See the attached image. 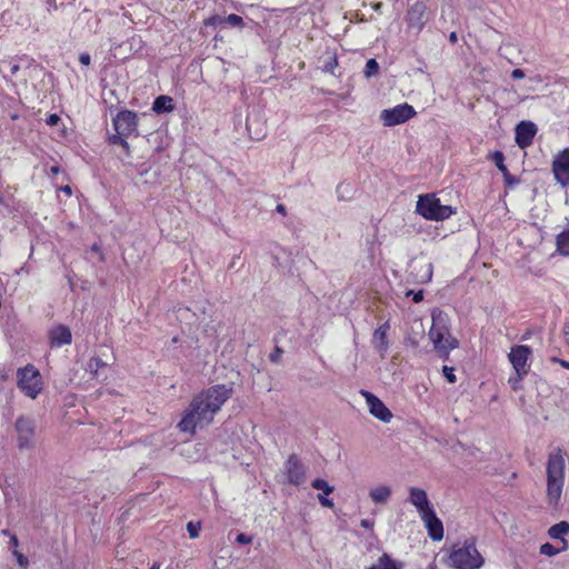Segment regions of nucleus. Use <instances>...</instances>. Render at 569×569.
<instances>
[{
  "mask_svg": "<svg viewBox=\"0 0 569 569\" xmlns=\"http://www.w3.org/2000/svg\"><path fill=\"white\" fill-rule=\"evenodd\" d=\"M491 160L495 162L496 167L499 169V171L503 174L505 182L508 186H516L519 183V179L515 176H511L505 166V156L501 151H495L491 154Z\"/></svg>",
  "mask_w": 569,
  "mask_h": 569,
  "instance_id": "4be33fe9",
  "label": "nucleus"
},
{
  "mask_svg": "<svg viewBox=\"0 0 569 569\" xmlns=\"http://www.w3.org/2000/svg\"><path fill=\"white\" fill-rule=\"evenodd\" d=\"M381 569H402L403 563L391 559L388 553H383L377 561Z\"/></svg>",
  "mask_w": 569,
  "mask_h": 569,
  "instance_id": "bb28decb",
  "label": "nucleus"
},
{
  "mask_svg": "<svg viewBox=\"0 0 569 569\" xmlns=\"http://www.w3.org/2000/svg\"><path fill=\"white\" fill-rule=\"evenodd\" d=\"M312 488L317 490H321L322 493L318 495V500L321 506L332 508L333 502L332 500L328 499L327 496L331 495L333 492V487L330 486L325 479L317 478L311 483Z\"/></svg>",
  "mask_w": 569,
  "mask_h": 569,
  "instance_id": "aec40b11",
  "label": "nucleus"
},
{
  "mask_svg": "<svg viewBox=\"0 0 569 569\" xmlns=\"http://www.w3.org/2000/svg\"><path fill=\"white\" fill-rule=\"evenodd\" d=\"M561 541V547L558 548L559 550V553L562 552V551H566L568 548H569V543H568V540L565 539V538H561L559 539Z\"/></svg>",
  "mask_w": 569,
  "mask_h": 569,
  "instance_id": "a18cd8bd",
  "label": "nucleus"
},
{
  "mask_svg": "<svg viewBox=\"0 0 569 569\" xmlns=\"http://www.w3.org/2000/svg\"><path fill=\"white\" fill-rule=\"evenodd\" d=\"M421 520L423 521L429 537L433 541H440L443 538V526L441 520L437 517L435 510H429V512H425L421 516Z\"/></svg>",
  "mask_w": 569,
  "mask_h": 569,
  "instance_id": "dca6fc26",
  "label": "nucleus"
},
{
  "mask_svg": "<svg viewBox=\"0 0 569 569\" xmlns=\"http://www.w3.org/2000/svg\"><path fill=\"white\" fill-rule=\"evenodd\" d=\"M2 533L7 536V535H9V531L8 530H2Z\"/></svg>",
  "mask_w": 569,
  "mask_h": 569,
  "instance_id": "13d9d810",
  "label": "nucleus"
},
{
  "mask_svg": "<svg viewBox=\"0 0 569 569\" xmlns=\"http://www.w3.org/2000/svg\"><path fill=\"white\" fill-rule=\"evenodd\" d=\"M429 338L437 351L448 355L458 346V341L450 335L448 318L445 313H432V326L429 330Z\"/></svg>",
  "mask_w": 569,
  "mask_h": 569,
  "instance_id": "20e7f679",
  "label": "nucleus"
},
{
  "mask_svg": "<svg viewBox=\"0 0 569 569\" xmlns=\"http://www.w3.org/2000/svg\"><path fill=\"white\" fill-rule=\"evenodd\" d=\"M360 395L366 399L369 412L382 422H390L392 412L385 406V403L373 393L367 390H360Z\"/></svg>",
  "mask_w": 569,
  "mask_h": 569,
  "instance_id": "f8f14e48",
  "label": "nucleus"
},
{
  "mask_svg": "<svg viewBox=\"0 0 569 569\" xmlns=\"http://www.w3.org/2000/svg\"><path fill=\"white\" fill-rule=\"evenodd\" d=\"M50 172L52 174H58L60 172V168L57 166L51 167Z\"/></svg>",
  "mask_w": 569,
  "mask_h": 569,
  "instance_id": "603ef678",
  "label": "nucleus"
},
{
  "mask_svg": "<svg viewBox=\"0 0 569 569\" xmlns=\"http://www.w3.org/2000/svg\"><path fill=\"white\" fill-rule=\"evenodd\" d=\"M537 133V127L531 121H521L516 128V142L525 149L532 144L533 138Z\"/></svg>",
  "mask_w": 569,
  "mask_h": 569,
  "instance_id": "2eb2a0df",
  "label": "nucleus"
},
{
  "mask_svg": "<svg viewBox=\"0 0 569 569\" xmlns=\"http://www.w3.org/2000/svg\"><path fill=\"white\" fill-rule=\"evenodd\" d=\"M568 533H569V522L565 521V520L551 526L548 529V536L551 539H556V540L563 538V536H566Z\"/></svg>",
  "mask_w": 569,
  "mask_h": 569,
  "instance_id": "a878e982",
  "label": "nucleus"
},
{
  "mask_svg": "<svg viewBox=\"0 0 569 569\" xmlns=\"http://www.w3.org/2000/svg\"><path fill=\"white\" fill-rule=\"evenodd\" d=\"M232 387L216 385L198 393L190 402L178 428L181 432L193 435L197 428H203L213 421L223 403L231 398Z\"/></svg>",
  "mask_w": 569,
  "mask_h": 569,
  "instance_id": "f257e3e1",
  "label": "nucleus"
},
{
  "mask_svg": "<svg viewBox=\"0 0 569 569\" xmlns=\"http://www.w3.org/2000/svg\"><path fill=\"white\" fill-rule=\"evenodd\" d=\"M10 545L13 548H17L19 546V540H18L17 536H14V535L10 536Z\"/></svg>",
  "mask_w": 569,
  "mask_h": 569,
  "instance_id": "de8ad7c7",
  "label": "nucleus"
},
{
  "mask_svg": "<svg viewBox=\"0 0 569 569\" xmlns=\"http://www.w3.org/2000/svg\"><path fill=\"white\" fill-rule=\"evenodd\" d=\"M126 137H128V136H127V134H120V133H118V132H117L116 134H113V136L110 138V141H111V143H113V144H120V146H122L124 149H127V150H128V149H129V144H128V142H127V141H126V139H124Z\"/></svg>",
  "mask_w": 569,
  "mask_h": 569,
  "instance_id": "f704fd0d",
  "label": "nucleus"
},
{
  "mask_svg": "<svg viewBox=\"0 0 569 569\" xmlns=\"http://www.w3.org/2000/svg\"><path fill=\"white\" fill-rule=\"evenodd\" d=\"M224 23H228L232 27L242 28L243 27V20L240 16L231 13L228 17L223 18Z\"/></svg>",
  "mask_w": 569,
  "mask_h": 569,
  "instance_id": "c756f323",
  "label": "nucleus"
},
{
  "mask_svg": "<svg viewBox=\"0 0 569 569\" xmlns=\"http://www.w3.org/2000/svg\"><path fill=\"white\" fill-rule=\"evenodd\" d=\"M281 353H282V350L277 348L276 352L270 356L271 361H273V362L278 361Z\"/></svg>",
  "mask_w": 569,
  "mask_h": 569,
  "instance_id": "49530a36",
  "label": "nucleus"
},
{
  "mask_svg": "<svg viewBox=\"0 0 569 569\" xmlns=\"http://www.w3.org/2000/svg\"><path fill=\"white\" fill-rule=\"evenodd\" d=\"M79 61L83 66H89L91 61L90 54L87 52L81 53L79 57Z\"/></svg>",
  "mask_w": 569,
  "mask_h": 569,
  "instance_id": "79ce46f5",
  "label": "nucleus"
},
{
  "mask_svg": "<svg viewBox=\"0 0 569 569\" xmlns=\"http://www.w3.org/2000/svg\"><path fill=\"white\" fill-rule=\"evenodd\" d=\"M11 70L12 73H16L19 70V66L14 64Z\"/></svg>",
  "mask_w": 569,
  "mask_h": 569,
  "instance_id": "5fc2aeb1",
  "label": "nucleus"
},
{
  "mask_svg": "<svg viewBox=\"0 0 569 569\" xmlns=\"http://www.w3.org/2000/svg\"><path fill=\"white\" fill-rule=\"evenodd\" d=\"M552 172L556 180L562 186L569 183V148L562 150L552 162Z\"/></svg>",
  "mask_w": 569,
  "mask_h": 569,
  "instance_id": "4468645a",
  "label": "nucleus"
},
{
  "mask_svg": "<svg viewBox=\"0 0 569 569\" xmlns=\"http://www.w3.org/2000/svg\"><path fill=\"white\" fill-rule=\"evenodd\" d=\"M378 70H379V64L376 61V59H369L366 63L365 76L367 78H370V77L375 76L378 72Z\"/></svg>",
  "mask_w": 569,
  "mask_h": 569,
  "instance_id": "c85d7f7f",
  "label": "nucleus"
},
{
  "mask_svg": "<svg viewBox=\"0 0 569 569\" xmlns=\"http://www.w3.org/2000/svg\"><path fill=\"white\" fill-rule=\"evenodd\" d=\"M410 274L416 282L425 283L431 280L432 264L426 261H415L410 266Z\"/></svg>",
  "mask_w": 569,
  "mask_h": 569,
  "instance_id": "a211bd4d",
  "label": "nucleus"
},
{
  "mask_svg": "<svg viewBox=\"0 0 569 569\" xmlns=\"http://www.w3.org/2000/svg\"><path fill=\"white\" fill-rule=\"evenodd\" d=\"M526 376L527 375H520L519 372H515V376L510 377L508 382L513 390H519L521 388L520 382L523 380Z\"/></svg>",
  "mask_w": 569,
  "mask_h": 569,
  "instance_id": "473e14b6",
  "label": "nucleus"
},
{
  "mask_svg": "<svg viewBox=\"0 0 569 569\" xmlns=\"http://www.w3.org/2000/svg\"><path fill=\"white\" fill-rule=\"evenodd\" d=\"M360 525L365 529H371L373 527V521L370 519H362Z\"/></svg>",
  "mask_w": 569,
  "mask_h": 569,
  "instance_id": "c03bdc74",
  "label": "nucleus"
},
{
  "mask_svg": "<svg viewBox=\"0 0 569 569\" xmlns=\"http://www.w3.org/2000/svg\"><path fill=\"white\" fill-rule=\"evenodd\" d=\"M152 110L157 113L170 112L173 110V100L169 96H159L152 104Z\"/></svg>",
  "mask_w": 569,
  "mask_h": 569,
  "instance_id": "393cba45",
  "label": "nucleus"
},
{
  "mask_svg": "<svg viewBox=\"0 0 569 569\" xmlns=\"http://www.w3.org/2000/svg\"><path fill=\"white\" fill-rule=\"evenodd\" d=\"M427 4L423 0L416 1L407 11L408 27L420 32L427 22Z\"/></svg>",
  "mask_w": 569,
  "mask_h": 569,
  "instance_id": "9b49d317",
  "label": "nucleus"
},
{
  "mask_svg": "<svg viewBox=\"0 0 569 569\" xmlns=\"http://www.w3.org/2000/svg\"><path fill=\"white\" fill-rule=\"evenodd\" d=\"M409 501L417 508L420 517L425 515V512H429V510L433 509L428 499L427 492L421 488H409Z\"/></svg>",
  "mask_w": 569,
  "mask_h": 569,
  "instance_id": "f3484780",
  "label": "nucleus"
},
{
  "mask_svg": "<svg viewBox=\"0 0 569 569\" xmlns=\"http://www.w3.org/2000/svg\"><path fill=\"white\" fill-rule=\"evenodd\" d=\"M61 190H62L64 193L69 194V196H71V194H72L71 187H69V186H64V187H62V189H61Z\"/></svg>",
  "mask_w": 569,
  "mask_h": 569,
  "instance_id": "8fccbe9b",
  "label": "nucleus"
},
{
  "mask_svg": "<svg viewBox=\"0 0 569 569\" xmlns=\"http://www.w3.org/2000/svg\"><path fill=\"white\" fill-rule=\"evenodd\" d=\"M442 372H443V376L446 377V379L448 380V382H450V383L456 382V376L453 373V368L443 366Z\"/></svg>",
  "mask_w": 569,
  "mask_h": 569,
  "instance_id": "c9c22d12",
  "label": "nucleus"
},
{
  "mask_svg": "<svg viewBox=\"0 0 569 569\" xmlns=\"http://www.w3.org/2000/svg\"><path fill=\"white\" fill-rule=\"evenodd\" d=\"M277 211L281 214H286V208L283 204H278L277 206Z\"/></svg>",
  "mask_w": 569,
  "mask_h": 569,
  "instance_id": "3c124183",
  "label": "nucleus"
},
{
  "mask_svg": "<svg viewBox=\"0 0 569 569\" xmlns=\"http://www.w3.org/2000/svg\"><path fill=\"white\" fill-rule=\"evenodd\" d=\"M18 387L29 398L36 399L42 390L40 372L31 365L18 370Z\"/></svg>",
  "mask_w": 569,
  "mask_h": 569,
  "instance_id": "0eeeda50",
  "label": "nucleus"
},
{
  "mask_svg": "<svg viewBox=\"0 0 569 569\" xmlns=\"http://www.w3.org/2000/svg\"><path fill=\"white\" fill-rule=\"evenodd\" d=\"M286 481L290 485L300 486L306 481V467L297 455H290L284 463Z\"/></svg>",
  "mask_w": 569,
  "mask_h": 569,
  "instance_id": "9d476101",
  "label": "nucleus"
},
{
  "mask_svg": "<svg viewBox=\"0 0 569 569\" xmlns=\"http://www.w3.org/2000/svg\"><path fill=\"white\" fill-rule=\"evenodd\" d=\"M13 555L17 558V561H18L20 567H23V568L28 567L29 561H28V559L21 552L17 551V550H13Z\"/></svg>",
  "mask_w": 569,
  "mask_h": 569,
  "instance_id": "4c0bfd02",
  "label": "nucleus"
},
{
  "mask_svg": "<svg viewBox=\"0 0 569 569\" xmlns=\"http://www.w3.org/2000/svg\"><path fill=\"white\" fill-rule=\"evenodd\" d=\"M137 114L129 110L120 111L113 119L114 130L120 134H131L137 130Z\"/></svg>",
  "mask_w": 569,
  "mask_h": 569,
  "instance_id": "ddd939ff",
  "label": "nucleus"
},
{
  "mask_svg": "<svg viewBox=\"0 0 569 569\" xmlns=\"http://www.w3.org/2000/svg\"><path fill=\"white\" fill-rule=\"evenodd\" d=\"M410 295H412V299H413V301L416 303L422 301V299H423V291L422 290H419L417 292H413V291L410 290V291L407 292V296H410Z\"/></svg>",
  "mask_w": 569,
  "mask_h": 569,
  "instance_id": "a19ab883",
  "label": "nucleus"
},
{
  "mask_svg": "<svg viewBox=\"0 0 569 569\" xmlns=\"http://www.w3.org/2000/svg\"><path fill=\"white\" fill-rule=\"evenodd\" d=\"M369 496L375 503H387L391 497V489L388 486H378L370 489Z\"/></svg>",
  "mask_w": 569,
  "mask_h": 569,
  "instance_id": "5701e85b",
  "label": "nucleus"
},
{
  "mask_svg": "<svg viewBox=\"0 0 569 569\" xmlns=\"http://www.w3.org/2000/svg\"><path fill=\"white\" fill-rule=\"evenodd\" d=\"M17 448L21 452L32 451L37 447V423L29 416H19L14 422Z\"/></svg>",
  "mask_w": 569,
  "mask_h": 569,
  "instance_id": "39448f33",
  "label": "nucleus"
},
{
  "mask_svg": "<svg viewBox=\"0 0 569 569\" xmlns=\"http://www.w3.org/2000/svg\"><path fill=\"white\" fill-rule=\"evenodd\" d=\"M449 40H450L451 42H457V34H456V32H452V33L449 36Z\"/></svg>",
  "mask_w": 569,
  "mask_h": 569,
  "instance_id": "864d4df0",
  "label": "nucleus"
},
{
  "mask_svg": "<svg viewBox=\"0 0 569 569\" xmlns=\"http://www.w3.org/2000/svg\"><path fill=\"white\" fill-rule=\"evenodd\" d=\"M106 367L107 363L98 357H93L87 363V371L91 375L92 378L99 379L103 376V370Z\"/></svg>",
  "mask_w": 569,
  "mask_h": 569,
  "instance_id": "b1692460",
  "label": "nucleus"
},
{
  "mask_svg": "<svg viewBox=\"0 0 569 569\" xmlns=\"http://www.w3.org/2000/svg\"><path fill=\"white\" fill-rule=\"evenodd\" d=\"M556 361H558L561 365V367L569 369V361L560 360V359H557Z\"/></svg>",
  "mask_w": 569,
  "mask_h": 569,
  "instance_id": "09e8293b",
  "label": "nucleus"
},
{
  "mask_svg": "<svg viewBox=\"0 0 569 569\" xmlns=\"http://www.w3.org/2000/svg\"><path fill=\"white\" fill-rule=\"evenodd\" d=\"M557 250L563 256H569V231L568 230H565L558 234Z\"/></svg>",
  "mask_w": 569,
  "mask_h": 569,
  "instance_id": "cd10ccee",
  "label": "nucleus"
},
{
  "mask_svg": "<svg viewBox=\"0 0 569 569\" xmlns=\"http://www.w3.org/2000/svg\"><path fill=\"white\" fill-rule=\"evenodd\" d=\"M236 541L240 545H248L252 542V537L246 533H239L236 538Z\"/></svg>",
  "mask_w": 569,
  "mask_h": 569,
  "instance_id": "58836bf2",
  "label": "nucleus"
},
{
  "mask_svg": "<svg viewBox=\"0 0 569 569\" xmlns=\"http://www.w3.org/2000/svg\"><path fill=\"white\" fill-rule=\"evenodd\" d=\"M427 569H437V568H436V565L430 563Z\"/></svg>",
  "mask_w": 569,
  "mask_h": 569,
  "instance_id": "6e6d98bb",
  "label": "nucleus"
},
{
  "mask_svg": "<svg viewBox=\"0 0 569 569\" xmlns=\"http://www.w3.org/2000/svg\"><path fill=\"white\" fill-rule=\"evenodd\" d=\"M511 77L513 79H522V78H525V72L521 69H515L511 72Z\"/></svg>",
  "mask_w": 569,
  "mask_h": 569,
  "instance_id": "37998d69",
  "label": "nucleus"
},
{
  "mask_svg": "<svg viewBox=\"0 0 569 569\" xmlns=\"http://www.w3.org/2000/svg\"><path fill=\"white\" fill-rule=\"evenodd\" d=\"M49 337L51 340V345L54 347L70 345L71 340H72V335H71L70 329L63 325H58V326L53 327L49 332Z\"/></svg>",
  "mask_w": 569,
  "mask_h": 569,
  "instance_id": "6ab92c4d",
  "label": "nucleus"
},
{
  "mask_svg": "<svg viewBox=\"0 0 569 569\" xmlns=\"http://www.w3.org/2000/svg\"><path fill=\"white\" fill-rule=\"evenodd\" d=\"M416 211L423 218L435 221L448 219L455 213L451 206L441 204L440 200L432 193L419 197Z\"/></svg>",
  "mask_w": 569,
  "mask_h": 569,
  "instance_id": "423d86ee",
  "label": "nucleus"
},
{
  "mask_svg": "<svg viewBox=\"0 0 569 569\" xmlns=\"http://www.w3.org/2000/svg\"><path fill=\"white\" fill-rule=\"evenodd\" d=\"M532 355V350L525 345H518L511 348L508 359L515 369V372L520 375H528L530 365L529 359Z\"/></svg>",
  "mask_w": 569,
  "mask_h": 569,
  "instance_id": "1a4fd4ad",
  "label": "nucleus"
},
{
  "mask_svg": "<svg viewBox=\"0 0 569 569\" xmlns=\"http://www.w3.org/2000/svg\"><path fill=\"white\" fill-rule=\"evenodd\" d=\"M449 565L455 569H480L485 565V558L478 551L476 540L471 538L452 546Z\"/></svg>",
  "mask_w": 569,
  "mask_h": 569,
  "instance_id": "7ed1b4c3",
  "label": "nucleus"
},
{
  "mask_svg": "<svg viewBox=\"0 0 569 569\" xmlns=\"http://www.w3.org/2000/svg\"><path fill=\"white\" fill-rule=\"evenodd\" d=\"M566 460L560 448L553 449L547 461V500L552 507L559 505L565 483Z\"/></svg>",
  "mask_w": 569,
  "mask_h": 569,
  "instance_id": "f03ea898",
  "label": "nucleus"
},
{
  "mask_svg": "<svg viewBox=\"0 0 569 569\" xmlns=\"http://www.w3.org/2000/svg\"><path fill=\"white\" fill-rule=\"evenodd\" d=\"M338 67V59L336 56L329 57L328 61L323 64V71L333 73V70Z\"/></svg>",
  "mask_w": 569,
  "mask_h": 569,
  "instance_id": "72a5a7b5",
  "label": "nucleus"
},
{
  "mask_svg": "<svg viewBox=\"0 0 569 569\" xmlns=\"http://www.w3.org/2000/svg\"><path fill=\"white\" fill-rule=\"evenodd\" d=\"M389 328V323L385 322L373 332V346L382 356L387 352L389 348V342L387 338Z\"/></svg>",
  "mask_w": 569,
  "mask_h": 569,
  "instance_id": "412c9836",
  "label": "nucleus"
},
{
  "mask_svg": "<svg viewBox=\"0 0 569 569\" xmlns=\"http://www.w3.org/2000/svg\"><path fill=\"white\" fill-rule=\"evenodd\" d=\"M59 121H60V117L56 113L50 114L46 120L47 124L50 127L57 126Z\"/></svg>",
  "mask_w": 569,
  "mask_h": 569,
  "instance_id": "ea45409f",
  "label": "nucleus"
},
{
  "mask_svg": "<svg viewBox=\"0 0 569 569\" xmlns=\"http://www.w3.org/2000/svg\"><path fill=\"white\" fill-rule=\"evenodd\" d=\"M200 529H201L200 522L189 521L187 523V530H188L189 537L191 539H196L199 537Z\"/></svg>",
  "mask_w": 569,
  "mask_h": 569,
  "instance_id": "7c9ffc66",
  "label": "nucleus"
},
{
  "mask_svg": "<svg viewBox=\"0 0 569 569\" xmlns=\"http://www.w3.org/2000/svg\"><path fill=\"white\" fill-rule=\"evenodd\" d=\"M540 553L545 555V556H548V557H553V556L559 553V550H558V548H556L551 543L546 542V543L540 546Z\"/></svg>",
  "mask_w": 569,
  "mask_h": 569,
  "instance_id": "2f4dec72",
  "label": "nucleus"
},
{
  "mask_svg": "<svg viewBox=\"0 0 569 569\" xmlns=\"http://www.w3.org/2000/svg\"><path fill=\"white\" fill-rule=\"evenodd\" d=\"M150 569H159V565L158 563H153Z\"/></svg>",
  "mask_w": 569,
  "mask_h": 569,
  "instance_id": "4d7b16f0",
  "label": "nucleus"
},
{
  "mask_svg": "<svg viewBox=\"0 0 569 569\" xmlns=\"http://www.w3.org/2000/svg\"><path fill=\"white\" fill-rule=\"evenodd\" d=\"M415 116L416 111L412 106L408 103H401L393 108L382 110L379 118L383 126L393 127L407 122Z\"/></svg>",
  "mask_w": 569,
  "mask_h": 569,
  "instance_id": "6e6552de",
  "label": "nucleus"
},
{
  "mask_svg": "<svg viewBox=\"0 0 569 569\" xmlns=\"http://www.w3.org/2000/svg\"><path fill=\"white\" fill-rule=\"evenodd\" d=\"M221 23H224V20H223V18H222V17H220V16H212V17L208 18V19L204 21V24H206V26H213V27L219 26V24H221Z\"/></svg>",
  "mask_w": 569,
  "mask_h": 569,
  "instance_id": "e433bc0d",
  "label": "nucleus"
}]
</instances>
